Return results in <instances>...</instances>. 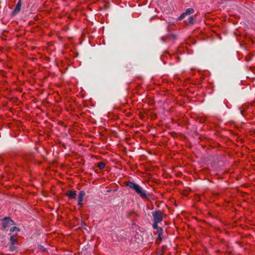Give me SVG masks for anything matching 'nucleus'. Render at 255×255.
<instances>
[{"mask_svg":"<svg viewBox=\"0 0 255 255\" xmlns=\"http://www.w3.org/2000/svg\"><path fill=\"white\" fill-rule=\"evenodd\" d=\"M125 185L130 188L133 189L137 194H138L142 198H147L149 195L138 184L133 182L128 181L125 182Z\"/></svg>","mask_w":255,"mask_h":255,"instance_id":"obj_1","label":"nucleus"},{"mask_svg":"<svg viewBox=\"0 0 255 255\" xmlns=\"http://www.w3.org/2000/svg\"><path fill=\"white\" fill-rule=\"evenodd\" d=\"M153 222L160 223L163 218V214L160 211H156L152 212Z\"/></svg>","mask_w":255,"mask_h":255,"instance_id":"obj_2","label":"nucleus"},{"mask_svg":"<svg viewBox=\"0 0 255 255\" xmlns=\"http://www.w3.org/2000/svg\"><path fill=\"white\" fill-rule=\"evenodd\" d=\"M14 224V222L9 217H5L2 220V225L3 229H5Z\"/></svg>","mask_w":255,"mask_h":255,"instance_id":"obj_3","label":"nucleus"},{"mask_svg":"<svg viewBox=\"0 0 255 255\" xmlns=\"http://www.w3.org/2000/svg\"><path fill=\"white\" fill-rule=\"evenodd\" d=\"M85 195V192L84 191L81 190L80 191L78 195V205L80 207H82L83 205V200Z\"/></svg>","mask_w":255,"mask_h":255,"instance_id":"obj_4","label":"nucleus"},{"mask_svg":"<svg viewBox=\"0 0 255 255\" xmlns=\"http://www.w3.org/2000/svg\"><path fill=\"white\" fill-rule=\"evenodd\" d=\"M194 12V10L192 8H187L185 12L183 13L182 14L180 15V16L179 17V20H181L183 19L185 16L187 15H189L191 14H193Z\"/></svg>","mask_w":255,"mask_h":255,"instance_id":"obj_5","label":"nucleus"},{"mask_svg":"<svg viewBox=\"0 0 255 255\" xmlns=\"http://www.w3.org/2000/svg\"><path fill=\"white\" fill-rule=\"evenodd\" d=\"M66 195L70 199H73L76 198L77 194H76V192L75 191L69 190L66 192Z\"/></svg>","mask_w":255,"mask_h":255,"instance_id":"obj_6","label":"nucleus"},{"mask_svg":"<svg viewBox=\"0 0 255 255\" xmlns=\"http://www.w3.org/2000/svg\"><path fill=\"white\" fill-rule=\"evenodd\" d=\"M21 6V0H19L18 1L16 6L13 11V13L17 14V13H18L19 12V11L20 10Z\"/></svg>","mask_w":255,"mask_h":255,"instance_id":"obj_7","label":"nucleus"},{"mask_svg":"<svg viewBox=\"0 0 255 255\" xmlns=\"http://www.w3.org/2000/svg\"><path fill=\"white\" fill-rule=\"evenodd\" d=\"M10 242L11 243V245L10 247V249L11 251H13L14 250V247L13 245L16 243V239L13 235L10 237Z\"/></svg>","mask_w":255,"mask_h":255,"instance_id":"obj_8","label":"nucleus"},{"mask_svg":"<svg viewBox=\"0 0 255 255\" xmlns=\"http://www.w3.org/2000/svg\"><path fill=\"white\" fill-rule=\"evenodd\" d=\"M195 20L196 18L193 16H191L188 18V20L186 21V22L188 24H193L195 23Z\"/></svg>","mask_w":255,"mask_h":255,"instance_id":"obj_9","label":"nucleus"},{"mask_svg":"<svg viewBox=\"0 0 255 255\" xmlns=\"http://www.w3.org/2000/svg\"><path fill=\"white\" fill-rule=\"evenodd\" d=\"M106 164L103 162H100L98 163V167L100 169H103L105 168Z\"/></svg>","mask_w":255,"mask_h":255,"instance_id":"obj_10","label":"nucleus"},{"mask_svg":"<svg viewBox=\"0 0 255 255\" xmlns=\"http://www.w3.org/2000/svg\"><path fill=\"white\" fill-rule=\"evenodd\" d=\"M10 231L11 232H13L14 231H19V228H17L16 227H14L10 229Z\"/></svg>","mask_w":255,"mask_h":255,"instance_id":"obj_11","label":"nucleus"},{"mask_svg":"<svg viewBox=\"0 0 255 255\" xmlns=\"http://www.w3.org/2000/svg\"><path fill=\"white\" fill-rule=\"evenodd\" d=\"M158 223H159L158 222H153V227L154 229H158Z\"/></svg>","mask_w":255,"mask_h":255,"instance_id":"obj_12","label":"nucleus"},{"mask_svg":"<svg viewBox=\"0 0 255 255\" xmlns=\"http://www.w3.org/2000/svg\"><path fill=\"white\" fill-rule=\"evenodd\" d=\"M240 142H242V139H240Z\"/></svg>","mask_w":255,"mask_h":255,"instance_id":"obj_13","label":"nucleus"}]
</instances>
